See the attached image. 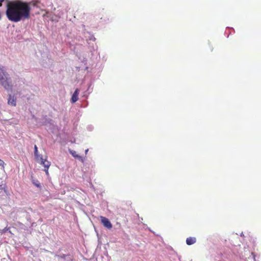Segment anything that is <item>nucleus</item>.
Returning a JSON list of instances; mask_svg holds the SVG:
<instances>
[{
    "label": "nucleus",
    "instance_id": "7",
    "mask_svg": "<svg viewBox=\"0 0 261 261\" xmlns=\"http://www.w3.org/2000/svg\"><path fill=\"white\" fill-rule=\"evenodd\" d=\"M196 241V239L194 237H189L186 240V243L188 245L194 244Z\"/></svg>",
    "mask_w": 261,
    "mask_h": 261
},
{
    "label": "nucleus",
    "instance_id": "16",
    "mask_svg": "<svg viewBox=\"0 0 261 261\" xmlns=\"http://www.w3.org/2000/svg\"><path fill=\"white\" fill-rule=\"evenodd\" d=\"M88 150H88V149H86V150H85V153H86V154H87V152H88Z\"/></svg>",
    "mask_w": 261,
    "mask_h": 261
},
{
    "label": "nucleus",
    "instance_id": "12",
    "mask_svg": "<svg viewBox=\"0 0 261 261\" xmlns=\"http://www.w3.org/2000/svg\"><path fill=\"white\" fill-rule=\"evenodd\" d=\"M5 188V185L3 182H0V190H3Z\"/></svg>",
    "mask_w": 261,
    "mask_h": 261
},
{
    "label": "nucleus",
    "instance_id": "10",
    "mask_svg": "<svg viewBox=\"0 0 261 261\" xmlns=\"http://www.w3.org/2000/svg\"><path fill=\"white\" fill-rule=\"evenodd\" d=\"M33 184L37 187H39V188H40L41 187V185H40V184L39 183V182L38 181H33Z\"/></svg>",
    "mask_w": 261,
    "mask_h": 261
},
{
    "label": "nucleus",
    "instance_id": "17",
    "mask_svg": "<svg viewBox=\"0 0 261 261\" xmlns=\"http://www.w3.org/2000/svg\"><path fill=\"white\" fill-rule=\"evenodd\" d=\"M70 141L71 143H75V140H74L73 141L71 140V141Z\"/></svg>",
    "mask_w": 261,
    "mask_h": 261
},
{
    "label": "nucleus",
    "instance_id": "15",
    "mask_svg": "<svg viewBox=\"0 0 261 261\" xmlns=\"http://www.w3.org/2000/svg\"><path fill=\"white\" fill-rule=\"evenodd\" d=\"M4 1V0H0V7L2 6V3Z\"/></svg>",
    "mask_w": 261,
    "mask_h": 261
},
{
    "label": "nucleus",
    "instance_id": "9",
    "mask_svg": "<svg viewBox=\"0 0 261 261\" xmlns=\"http://www.w3.org/2000/svg\"><path fill=\"white\" fill-rule=\"evenodd\" d=\"M69 151L70 152V153L74 158H76V159H78L79 160H82V157L80 156V155H79L76 154V152L74 150H71V149H69Z\"/></svg>",
    "mask_w": 261,
    "mask_h": 261
},
{
    "label": "nucleus",
    "instance_id": "8",
    "mask_svg": "<svg viewBox=\"0 0 261 261\" xmlns=\"http://www.w3.org/2000/svg\"><path fill=\"white\" fill-rule=\"evenodd\" d=\"M34 155L36 160L39 161L40 159V157H42V156L40 154H39L38 152V148L36 145L34 146Z\"/></svg>",
    "mask_w": 261,
    "mask_h": 261
},
{
    "label": "nucleus",
    "instance_id": "2",
    "mask_svg": "<svg viewBox=\"0 0 261 261\" xmlns=\"http://www.w3.org/2000/svg\"><path fill=\"white\" fill-rule=\"evenodd\" d=\"M0 84L6 90L12 89V84L9 74L0 65Z\"/></svg>",
    "mask_w": 261,
    "mask_h": 261
},
{
    "label": "nucleus",
    "instance_id": "5",
    "mask_svg": "<svg viewBox=\"0 0 261 261\" xmlns=\"http://www.w3.org/2000/svg\"><path fill=\"white\" fill-rule=\"evenodd\" d=\"M8 103L12 106H16V98L14 96L11 95H9Z\"/></svg>",
    "mask_w": 261,
    "mask_h": 261
},
{
    "label": "nucleus",
    "instance_id": "1",
    "mask_svg": "<svg viewBox=\"0 0 261 261\" xmlns=\"http://www.w3.org/2000/svg\"><path fill=\"white\" fill-rule=\"evenodd\" d=\"M30 10L28 3L21 1L13 2L7 5L6 15L9 20L16 22L29 19Z\"/></svg>",
    "mask_w": 261,
    "mask_h": 261
},
{
    "label": "nucleus",
    "instance_id": "6",
    "mask_svg": "<svg viewBox=\"0 0 261 261\" xmlns=\"http://www.w3.org/2000/svg\"><path fill=\"white\" fill-rule=\"evenodd\" d=\"M79 94V90L78 89H76L74 91V92L72 96V97H71L72 102L74 103L76 101H77V100L79 99V98H78Z\"/></svg>",
    "mask_w": 261,
    "mask_h": 261
},
{
    "label": "nucleus",
    "instance_id": "4",
    "mask_svg": "<svg viewBox=\"0 0 261 261\" xmlns=\"http://www.w3.org/2000/svg\"><path fill=\"white\" fill-rule=\"evenodd\" d=\"M40 164L44 167V171H45L46 174H48V169L50 165V162L48 161L44 160L42 157H40V159L39 161Z\"/></svg>",
    "mask_w": 261,
    "mask_h": 261
},
{
    "label": "nucleus",
    "instance_id": "14",
    "mask_svg": "<svg viewBox=\"0 0 261 261\" xmlns=\"http://www.w3.org/2000/svg\"><path fill=\"white\" fill-rule=\"evenodd\" d=\"M4 164V162L3 160L0 159V166H3Z\"/></svg>",
    "mask_w": 261,
    "mask_h": 261
},
{
    "label": "nucleus",
    "instance_id": "13",
    "mask_svg": "<svg viewBox=\"0 0 261 261\" xmlns=\"http://www.w3.org/2000/svg\"><path fill=\"white\" fill-rule=\"evenodd\" d=\"M9 230V228L5 227L3 230V232H5Z\"/></svg>",
    "mask_w": 261,
    "mask_h": 261
},
{
    "label": "nucleus",
    "instance_id": "11",
    "mask_svg": "<svg viewBox=\"0 0 261 261\" xmlns=\"http://www.w3.org/2000/svg\"><path fill=\"white\" fill-rule=\"evenodd\" d=\"M66 256L67 255L65 254H60V255H56V256L58 257V258H63V259H65Z\"/></svg>",
    "mask_w": 261,
    "mask_h": 261
},
{
    "label": "nucleus",
    "instance_id": "3",
    "mask_svg": "<svg viewBox=\"0 0 261 261\" xmlns=\"http://www.w3.org/2000/svg\"><path fill=\"white\" fill-rule=\"evenodd\" d=\"M101 222L102 225L108 229H111L112 227V225L110 220L103 216L100 217Z\"/></svg>",
    "mask_w": 261,
    "mask_h": 261
}]
</instances>
